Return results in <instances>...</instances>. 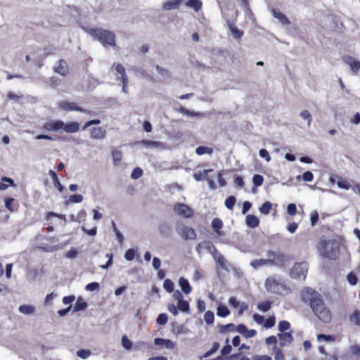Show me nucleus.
Returning a JSON list of instances; mask_svg holds the SVG:
<instances>
[{"mask_svg":"<svg viewBox=\"0 0 360 360\" xmlns=\"http://www.w3.org/2000/svg\"><path fill=\"white\" fill-rule=\"evenodd\" d=\"M301 297L303 302L309 304L313 312L320 321L324 323L330 321V311L316 291L307 288L302 291Z\"/></svg>","mask_w":360,"mask_h":360,"instance_id":"f257e3e1","label":"nucleus"},{"mask_svg":"<svg viewBox=\"0 0 360 360\" xmlns=\"http://www.w3.org/2000/svg\"><path fill=\"white\" fill-rule=\"evenodd\" d=\"M43 128L48 131L53 132H66L74 134L79 131V124L77 122H70L65 123L60 120H51L44 124Z\"/></svg>","mask_w":360,"mask_h":360,"instance_id":"f03ea898","label":"nucleus"},{"mask_svg":"<svg viewBox=\"0 0 360 360\" xmlns=\"http://www.w3.org/2000/svg\"><path fill=\"white\" fill-rule=\"evenodd\" d=\"M84 30L103 46H116L115 34L113 32L101 28H90Z\"/></svg>","mask_w":360,"mask_h":360,"instance_id":"7ed1b4c3","label":"nucleus"},{"mask_svg":"<svg viewBox=\"0 0 360 360\" xmlns=\"http://www.w3.org/2000/svg\"><path fill=\"white\" fill-rule=\"evenodd\" d=\"M320 255L329 259H335L339 255V245L334 240H321L319 245Z\"/></svg>","mask_w":360,"mask_h":360,"instance_id":"20e7f679","label":"nucleus"},{"mask_svg":"<svg viewBox=\"0 0 360 360\" xmlns=\"http://www.w3.org/2000/svg\"><path fill=\"white\" fill-rule=\"evenodd\" d=\"M264 287L267 292L276 295H281L289 290L285 281L282 278L276 276L268 277L265 281Z\"/></svg>","mask_w":360,"mask_h":360,"instance_id":"39448f33","label":"nucleus"},{"mask_svg":"<svg viewBox=\"0 0 360 360\" xmlns=\"http://www.w3.org/2000/svg\"><path fill=\"white\" fill-rule=\"evenodd\" d=\"M267 257L269 258L271 266H276L280 269L285 268L286 265V262L288 261V258L286 255L281 252H274L272 250H269L266 253Z\"/></svg>","mask_w":360,"mask_h":360,"instance_id":"423d86ee","label":"nucleus"},{"mask_svg":"<svg viewBox=\"0 0 360 360\" xmlns=\"http://www.w3.org/2000/svg\"><path fill=\"white\" fill-rule=\"evenodd\" d=\"M308 270L307 262L295 263L290 270V276L292 278L305 279Z\"/></svg>","mask_w":360,"mask_h":360,"instance_id":"0eeeda50","label":"nucleus"},{"mask_svg":"<svg viewBox=\"0 0 360 360\" xmlns=\"http://www.w3.org/2000/svg\"><path fill=\"white\" fill-rule=\"evenodd\" d=\"M176 232L181 236L184 240H193L196 237V233L193 228L186 226L184 225L179 226L176 228Z\"/></svg>","mask_w":360,"mask_h":360,"instance_id":"6e6552de","label":"nucleus"},{"mask_svg":"<svg viewBox=\"0 0 360 360\" xmlns=\"http://www.w3.org/2000/svg\"><path fill=\"white\" fill-rule=\"evenodd\" d=\"M174 212L176 214L186 218H189L193 214L192 209L184 203L175 204L174 206Z\"/></svg>","mask_w":360,"mask_h":360,"instance_id":"1a4fd4ad","label":"nucleus"},{"mask_svg":"<svg viewBox=\"0 0 360 360\" xmlns=\"http://www.w3.org/2000/svg\"><path fill=\"white\" fill-rule=\"evenodd\" d=\"M59 107L65 111H78L80 112L90 114V111L77 106L74 102L61 101L59 103Z\"/></svg>","mask_w":360,"mask_h":360,"instance_id":"9d476101","label":"nucleus"},{"mask_svg":"<svg viewBox=\"0 0 360 360\" xmlns=\"http://www.w3.org/2000/svg\"><path fill=\"white\" fill-rule=\"evenodd\" d=\"M204 249L207 250L209 253H210L212 257L214 255L218 254L219 251L217 250L215 246L210 241H203L202 243H198L196 247V251L200 254V250Z\"/></svg>","mask_w":360,"mask_h":360,"instance_id":"9b49d317","label":"nucleus"},{"mask_svg":"<svg viewBox=\"0 0 360 360\" xmlns=\"http://www.w3.org/2000/svg\"><path fill=\"white\" fill-rule=\"evenodd\" d=\"M342 60L348 65L353 72H357L360 70V62L350 56H345Z\"/></svg>","mask_w":360,"mask_h":360,"instance_id":"f8f14e48","label":"nucleus"},{"mask_svg":"<svg viewBox=\"0 0 360 360\" xmlns=\"http://www.w3.org/2000/svg\"><path fill=\"white\" fill-rule=\"evenodd\" d=\"M236 330L238 333L243 335L245 338H251L257 335V330L255 329L248 330L247 326L240 323L237 326Z\"/></svg>","mask_w":360,"mask_h":360,"instance_id":"ddd939ff","label":"nucleus"},{"mask_svg":"<svg viewBox=\"0 0 360 360\" xmlns=\"http://www.w3.org/2000/svg\"><path fill=\"white\" fill-rule=\"evenodd\" d=\"M292 330L289 332L279 333L277 334V337L280 340V345L283 347L285 343L291 344L293 342Z\"/></svg>","mask_w":360,"mask_h":360,"instance_id":"4468645a","label":"nucleus"},{"mask_svg":"<svg viewBox=\"0 0 360 360\" xmlns=\"http://www.w3.org/2000/svg\"><path fill=\"white\" fill-rule=\"evenodd\" d=\"M106 136V131L102 127H93L90 131V138L94 140H103Z\"/></svg>","mask_w":360,"mask_h":360,"instance_id":"2eb2a0df","label":"nucleus"},{"mask_svg":"<svg viewBox=\"0 0 360 360\" xmlns=\"http://www.w3.org/2000/svg\"><path fill=\"white\" fill-rule=\"evenodd\" d=\"M54 71L60 76H66L69 72V68L66 61L60 59L58 62V65L55 67Z\"/></svg>","mask_w":360,"mask_h":360,"instance_id":"dca6fc26","label":"nucleus"},{"mask_svg":"<svg viewBox=\"0 0 360 360\" xmlns=\"http://www.w3.org/2000/svg\"><path fill=\"white\" fill-rule=\"evenodd\" d=\"M271 13L272 15L275 18L278 19L279 22L283 25H289L291 24L290 20L287 18V16L279 11L274 8L271 10Z\"/></svg>","mask_w":360,"mask_h":360,"instance_id":"f3484780","label":"nucleus"},{"mask_svg":"<svg viewBox=\"0 0 360 360\" xmlns=\"http://www.w3.org/2000/svg\"><path fill=\"white\" fill-rule=\"evenodd\" d=\"M213 258L216 262L217 269H222L226 271L228 270V262L219 252H218V254L217 253L216 255H214Z\"/></svg>","mask_w":360,"mask_h":360,"instance_id":"a211bd4d","label":"nucleus"},{"mask_svg":"<svg viewBox=\"0 0 360 360\" xmlns=\"http://www.w3.org/2000/svg\"><path fill=\"white\" fill-rule=\"evenodd\" d=\"M154 344L158 346H164L168 349H173L175 347V344L171 340L161 338H155Z\"/></svg>","mask_w":360,"mask_h":360,"instance_id":"6ab92c4d","label":"nucleus"},{"mask_svg":"<svg viewBox=\"0 0 360 360\" xmlns=\"http://www.w3.org/2000/svg\"><path fill=\"white\" fill-rule=\"evenodd\" d=\"M179 285L181 288V290L186 295L190 294L192 291V287L190 285L188 279L184 277H180L178 281Z\"/></svg>","mask_w":360,"mask_h":360,"instance_id":"aec40b11","label":"nucleus"},{"mask_svg":"<svg viewBox=\"0 0 360 360\" xmlns=\"http://www.w3.org/2000/svg\"><path fill=\"white\" fill-rule=\"evenodd\" d=\"M245 224L248 227L254 229L259 226V219L253 214H248L245 217Z\"/></svg>","mask_w":360,"mask_h":360,"instance_id":"412c9836","label":"nucleus"},{"mask_svg":"<svg viewBox=\"0 0 360 360\" xmlns=\"http://www.w3.org/2000/svg\"><path fill=\"white\" fill-rule=\"evenodd\" d=\"M18 310L21 314L27 316L34 315L35 313V308L30 304L20 305Z\"/></svg>","mask_w":360,"mask_h":360,"instance_id":"4be33fe9","label":"nucleus"},{"mask_svg":"<svg viewBox=\"0 0 360 360\" xmlns=\"http://www.w3.org/2000/svg\"><path fill=\"white\" fill-rule=\"evenodd\" d=\"M352 324L360 327V310L355 309L348 317Z\"/></svg>","mask_w":360,"mask_h":360,"instance_id":"5701e85b","label":"nucleus"},{"mask_svg":"<svg viewBox=\"0 0 360 360\" xmlns=\"http://www.w3.org/2000/svg\"><path fill=\"white\" fill-rule=\"evenodd\" d=\"M212 172V169H203L202 171H198L194 173L193 178L197 181L207 179L209 173Z\"/></svg>","mask_w":360,"mask_h":360,"instance_id":"b1692460","label":"nucleus"},{"mask_svg":"<svg viewBox=\"0 0 360 360\" xmlns=\"http://www.w3.org/2000/svg\"><path fill=\"white\" fill-rule=\"evenodd\" d=\"M49 175L51 177L52 179V181H53V184L54 185V186L60 191V192H63V186L60 184L58 178V176H57V174L56 172H55L53 170H50L49 171Z\"/></svg>","mask_w":360,"mask_h":360,"instance_id":"393cba45","label":"nucleus"},{"mask_svg":"<svg viewBox=\"0 0 360 360\" xmlns=\"http://www.w3.org/2000/svg\"><path fill=\"white\" fill-rule=\"evenodd\" d=\"M183 0H169L163 4V8L167 11L176 9Z\"/></svg>","mask_w":360,"mask_h":360,"instance_id":"a878e982","label":"nucleus"},{"mask_svg":"<svg viewBox=\"0 0 360 360\" xmlns=\"http://www.w3.org/2000/svg\"><path fill=\"white\" fill-rule=\"evenodd\" d=\"M271 262L270 261L269 258L268 259H260L257 260H253L250 262V266L253 267L254 269H257L258 267L263 266H270V263Z\"/></svg>","mask_w":360,"mask_h":360,"instance_id":"bb28decb","label":"nucleus"},{"mask_svg":"<svg viewBox=\"0 0 360 360\" xmlns=\"http://www.w3.org/2000/svg\"><path fill=\"white\" fill-rule=\"evenodd\" d=\"M111 155L114 165L118 166L122 159V153L120 150L112 149L111 151Z\"/></svg>","mask_w":360,"mask_h":360,"instance_id":"cd10ccee","label":"nucleus"},{"mask_svg":"<svg viewBox=\"0 0 360 360\" xmlns=\"http://www.w3.org/2000/svg\"><path fill=\"white\" fill-rule=\"evenodd\" d=\"M223 223L222 221L219 218H214L212 221V228L217 233L218 236H222V233L221 231V229L222 228Z\"/></svg>","mask_w":360,"mask_h":360,"instance_id":"c85d7f7f","label":"nucleus"},{"mask_svg":"<svg viewBox=\"0 0 360 360\" xmlns=\"http://www.w3.org/2000/svg\"><path fill=\"white\" fill-rule=\"evenodd\" d=\"M228 27L230 32L233 36V37L236 39H239L242 37L243 35V32L241 30H239L236 26L231 24L230 22H228Z\"/></svg>","mask_w":360,"mask_h":360,"instance_id":"c756f323","label":"nucleus"},{"mask_svg":"<svg viewBox=\"0 0 360 360\" xmlns=\"http://www.w3.org/2000/svg\"><path fill=\"white\" fill-rule=\"evenodd\" d=\"M138 143L146 148H160L162 146V143L150 140H142Z\"/></svg>","mask_w":360,"mask_h":360,"instance_id":"7c9ffc66","label":"nucleus"},{"mask_svg":"<svg viewBox=\"0 0 360 360\" xmlns=\"http://www.w3.org/2000/svg\"><path fill=\"white\" fill-rule=\"evenodd\" d=\"M177 307L181 312L186 313L187 314H191L189 303L185 300H183L181 302H178Z\"/></svg>","mask_w":360,"mask_h":360,"instance_id":"2f4dec72","label":"nucleus"},{"mask_svg":"<svg viewBox=\"0 0 360 360\" xmlns=\"http://www.w3.org/2000/svg\"><path fill=\"white\" fill-rule=\"evenodd\" d=\"M9 185H14L13 179L9 177L3 176L1 178V182H0V191L7 189Z\"/></svg>","mask_w":360,"mask_h":360,"instance_id":"473e14b6","label":"nucleus"},{"mask_svg":"<svg viewBox=\"0 0 360 360\" xmlns=\"http://www.w3.org/2000/svg\"><path fill=\"white\" fill-rule=\"evenodd\" d=\"M186 6L193 8L195 11H198L201 9L202 4L199 0H188L186 2Z\"/></svg>","mask_w":360,"mask_h":360,"instance_id":"72a5a7b5","label":"nucleus"},{"mask_svg":"<svg viewBox=\"0 0 360 360\" xmlns=\"http://www.w3.org/2000/svg\"><path fill=\"white\" fill-rule=\"evenodd\" d=\"M230 314L229 309L224 305L220 304L217 309V315L221 318H225Z\"/></svg>","mask_w":360,"mask_h":360,"instance_id":"f704fd0d","label":"nucleus"},{"mask_svg":"<svg viewBox=\"0 0 360 360\" xmlns=\"http://www.w3.org/2000/svg\"><path fill=\"white\" fill-rule=\"evenodd\" d=\"M87 307V303L86 302L82 301V299H78L73 307V312H77L79 311H83Z\"/></svg>","mask_w":360,"mask_h":360,"instance_id":"c9c22d12","label":"nucleus"},{"mask_svg":"<svg viewBox=\"0 0 360 360\" xmlns=\"http://www.w3.org/2000/svg\"><path fill=\"white\" fill-rule=\"evenodd\" d=\"M195 153L198 155H202L206 153L211 155L213 153V149L207 146H200L195 149Z\"/></svg>","mask_w":360,"mask_h":360,"instance_id":"e433bc0d","label":"nucleus"},{"mask_svg":"<svg viewBox=\"0 0 360 360\" xmlns=\"http://www.w3.org/2000/svg\"><path fill=\"white\" fill-rule=\"evenodd\" d=\"M134 349L141 350L142 352L147 351L150 349L149 344L143 341H138L134 345Z\"/></svg>","mask_w":360,"mask_h":360,"instance_id":"4c0bfd02","label":"nucleus"},{"mask_svg":"<svg viewBox=\"0 0 360 360\" xmlns=\"http://www.w3.org/2000/svg\"><path fill=\"white\" fill-rule=\"evenodd\" d=\"M236 198L235 196L233 195H229L225 200L224 202V205H225V207L229 210H231L233 209L234 207V205L236 204Z\"/></svg>","mask_w":360,"mask_h":360,"instance_id":"58836bf2","label":"nucleus"},{"mask_svg":"<svg viewBox=\"0 0 360 360\" xmlns=\"http://www.w3.org/2000/svg\"><path fill=\"white\" fill-rule=\"evenodd\" d=\"M164 289L169 293L174 292V284L169 278H166L163 283Z\"/></svg>","mask_w":360,"mask_h":360,"instance_id":"ea45409f","label":"nucleus"},{"mask_svg":"<svg viewBox=\"0 0 360 360\" xmlns=\"http://www.w3.org/2000/svg\"><path fill=\"white\" fill-rule=\"evenodd\" d=\"M290 328V323L288 321H281L278 324V329L280 333H285Z\"/></svg>","mask_w":360,"mask_h":360,"instance_id":"a19ab883","label":"nucleus"},{"mask_svg":"<svg viewBox=\"0 0 360 360\" xmlns=\"http://www.w3.org/2000/svg\"><path fill=\"white\" fill-rule=\"evenodd\" d=\"M271 206H272V204L270 202L266 201L259 208V210L261 213H262L264 214H269L271 211Z\"/></svg>","mask_w":360,"mask_h":360,"instance_id":"79ce46f5","label":"nucleus"},{"mask_svg":"<svg viewBox=\"0 0 360 360\" xmlns=\"http://www.w3.org/2000/svg\"><path fill=\"white\" fill-rule=\"evenodd\" d=\"M204 321L208 325L212 324L214 321V312L212 311H207L204 314Z\"/></svg>","mask_w":360,"mask_h":360,"instance_id":"37998d69","label":"nucleus"},{"mask_svg":"<svg viewBox=\"0 0 360 360\" xmlns=\"http://www.w3.org/2000/svg\"><path fill=\"white\" fill-rule=\"evenodd\" d=\"M121 342L122 347L127 350H130L133 347V344L131 341L129 340L127 335H123L122 337Z\"/></svg>","mask_w":360,"mask_h":360,"instance_id":"c03bdc74","label":"nucleus"},{"mask_svg":"<svg viewBox=\"0 0 360 360\" xmlns=\"http://www.w3.org/2000/svg\"><path fill=\"white\" fill-rule=\"evenodd\" d=\"M273 352L274 354L275 360H285L284 354L279 347H274L273 348Z\"/></svg>","mask_w":360,"mask_h":360,"instance_id":"a18cd8bd","label":"nucleus"},{"mask_svg":"<svg viewBox=\"0 0 360 360\" xmlns=\"http://www.w3.org/2000/svg\"><path fill=\"white\" fill-rule=\"evenodd\" d=\"M77 356L82 359H86L91 355V351L89 349H82L77 352Z\"/></svg>","mask_w":360,"mask_h":360,"instance_id":"49530a36","label":"nucleus"},{"mask_svg":"<svg viewBox=\"0 0 360 360\" xmlns=\"http://www.w3.org/2000/svg\"><path fill=\"white\" fill-rule=\"evenodd\" d=\"M271 302L266 301L264 302L260 303L257 305V309L261 311L266 312L268 311L271 307Z\"/></svg>","mask_w":360,"mask_h":360,"instance_id":"de8ad7c7","label":"nucleus"},{"mask_svg":"<svg viewBox=\"0 0 360 360\" xmlns=\"http://www.w3.org/2000/svg\"><path fill=\"white\" fill-rule=\"evenodd\" d=\"M264 182V177L260 174H255L252 177V183L255 186H261Z\"/></svg>","mask_w":360,"mask_h":360,"instance_id":"09e8293b","label":"nucleus"},{"mask_svg":"<svg viewBox=\"0 0 360 360\" xmlns=\"http://www.w3.org/2000/svg\"><path fill=\"white\" fill-rule=\"evenodd\" d=\"M219 344L218 342H214L212 348L210 349H209L208 351H207L203 354V357L208 358L209 356L212 355L214 353H215L217 352V350L219 349Z\"/></svg>","mask_w":360,"mask_h":360,"instance_id":"8fccbe9b","label":"nucleus"},{"mask_svg":"<svg viewBox=\"0 0 360 360\" xmlns=\"http://www.w3.org/2000/svg\"><path fill=\"white\" fill-rule=\"evenodd\" d=\"M300 117L307 121V126L309 127L311 123L312 117L311 113L308 110H303L300 113Z\"/></svg>","mask_w":360,"mask_h":360,"instance_id":"3c124183","label":"nucleus"},{"mask_svg":"<svg viewBox=\"0 0 360 360\" xmlns=\"http://www.w3.org/2000/svg\"><path fill=\"white\" fill-rule=\"evenodd\" d=\"M317 340L318 341H326V342H330L333 341L335 340L334 337L330 335H326L323 333H320L317 335Z\"/></svg>","mask_w":360,"mask_h":360,"instance_id":"603ef678","label":"nucleus"},{"mask_svg":"<svg viewBox=\"0 0 360 360\" xmlns=\"http://www.w3.org/2000/svg\"><path fill=\"white\" fill-rule=\"evenodd\" d=\"M116 71L121 75V80L128 79L124 67L121 64L116 65Z\"/></svg>","mask_w":360,"mask_h":360,"instance_id":"864d4df0","label":"nucleus"},{"mask_svg":"<svg viewBox=\"0 0 360 360\" xmlns=\"http://www.w3.org/2000/svg\"><path fill=\"white\" fill-rule=\"evenodd\" d=\"M167 321L168 316L165 313L160 314L156 319V321L159 325H165L167 323Z\"/></svg>","mask_w":360,"mask_h":360,"instance_id":"5fc2aeb1","label":"nucleus"},{"mask_svg":"<svg viewBox=\"0 0 360 360\" xmlns=\"http://www.w3.org/2000/svg\"><path fill=\"white\" fill-rule=\"evenodd\" d=\"M319 219V214L317 211L314 210L310 215V223L311 226H314Z\"/></svg>","mask_w":360,"mask_h":360,"instance_id":"6e6d98bb","label":"nucleus"},{"mask_svg":"<svg viewBox=\"0 0 360 360\" xmlns=\"http://www.w3.org/2000/svg\"><path fill=\"white\" fill-rule=\"evenodd\" d=\"M337 186L340 188H342V189H345V190H348L350 188V184L347 181L342 179H340L337 181Z\"/></svg>","mask_w":360,"mask_h":360,"instance_id":"4d7b16f0","label":"nucleus"},{"mask_svg":"<svg viewBox=\"0 0 360 360\" xmlns=\"http://www.w3.org/2000/svg\"><path fill=\"white\" fill-rule=\"evenodd\" d=\"M143 175V170L140 167H136L134 169L131 174V178L133 179H137Z\"/></svg>","mask_w":360,"mask_h":360,"instance_id":"13d9d810","label":"nucleus"},{"mask_svg":"<svg viewBox=\"0 0 360 360\" xmlns=\"http://www.w3.org/2000/svg\"><path fill=\"white\" fill-rule=\"evenodd\" d=\"M82 200L83 196L80 194H74L69 198V201L72 203H80Z\"/></svg>","mask_w":360,"mask_h":360,"instance_id":"bf43d9fd","label":"nucleus"},{"mask_svg":"<svg viewBox=\"0 0 360 360\" xmlns=\"http://www.w3.org/2000/svg\"><path fill=\"white\" fill-rule=\"evenodd\" d=\"M135 257V250L133 248L128 249L124 253V259L127 261H132Z\"/></svg>","mask_w":360,"mask_h":360,"instance_id":"052dcab7","label":"nucleus"},{"mask_svg":"<svg viewBox=\"0 0 360 360\" xmlns=\"http://www.w3.org/2000/svg\"><path fill=\"white\" fill-rule=\"evenodd\" d=\"M155 67L156 71L163 78H166V77H169V72L167 69L163 68L158 65H155Z\"/></svg>","mask_w":360,"mask_h":360,"instance_id":"680f3d73","label":"nucleus"},{"mask_svg":"<svg viewBox=\"0 0 360 360\" xmlns=\"http://www.w3.org/2000/svg\"><path fill=\"white\" fill-rule=\"evenodd\" d=\"M347 282L351 285H354L356 284L357 281H358V279H357V277L356 276L352 273V272H350L347 274Z\"/></svg>","mask_w":360,"mask_h":360,"instance_id":"e2e57ef3","label":"nucleus"},{"mask_svg":"<svg viewBox=\"0 0 360 360\" xmlns=\"http://www.w3.org/2000/svg\"><path fill=\"white\" fill-rule=\"evenodd\" d=\"M264 321V326L266 328H271L274 327L275 325V323H276L274 316L269 317L268 319H265V321Z\"/></svg>","mask_w":360,"mask_h":360,"instance_id":"0e129e2a","label":"nucleus"},{"mask_svg":"<svg viewBox=\"0 0 360 360\" xmlns=\"http://www.w3.org/2000/svg\"><path fill=\"white\" fill-rule=\"evenodd\" d=\"M99 289V283L97 282H91L86 285L85 290L87 291H94Z\"/></svg>","mask_w":360,"mask_h":360,"instance_id":"69168bd1","label":"nucleus"},{"mask_svg":"<svg viewBox=\"0 0 360 360\" xmlns=\"http://www.w3.org/2000/svg\"><path fill=\"white\" fill-rule=\"evenodd\" d=\"M259 155L262 158L265 159V160L268 162H270V160H271V156H270L269 152L264 148H262L259 150Z\"/></svg>","mask_w":360,"mask_h":360,"instance_id":"338daca9","label":"nucleus"},{"mask_svg":"<svg viewBox=\"0 0 360 360\" xmlns=\"http://www.w3.org/2000/svg\"><path fill=\"white\" fill-rule=\"evenodd\" d=\"M302 177L304 181L311 182L314 179V174L311 172L307 171L303 173Z\"/></svg>","mask_w":360,"mask_h":360,"instance_id":"774afa93","label":"nucleus"}]
</instances>
